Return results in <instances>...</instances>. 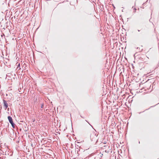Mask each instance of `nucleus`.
Wrapping results in <instances>:
<instances>
[{
	"instance_id": "nucleus-5",
	"label": "nucleus",
	"mask_w": 159,
	"mask_h": 159,
	"mask_svg": "<svg viewBox=\"0 0 159 159\" xmlns=\"http://www.w3.org/2000/svg\"><path fill=\"white\" fill-rule=\"evenodd\" d=\"M136 8H134V13L136 12Z\"/></svg>"
},
{
	"instance_id": "nucleus-10",
	"label": "nucleus",
	"mask_w": 159,
	"mask_h": 159,
	"mask_svg": "<svg viewBox=\"0 0 159 159\" xmlns=\"http://www.w3.org/2000/svg\"><path fill=\"white\" fill-rule=\"evenodd\" d=\"M139 48H137V49H138Z\"/></svg>"
},
{
	"instance_id": "nucleus-2",
	"label": "nucleus",
	"mask_w": 159,
	"mask_h": 159,
	"mask_svg": "<svg viewBox=\"0 0 159 159\" xmlns=\"http://www.w3.org/2000/svg\"><path fill=\"white\" fill-rule=\"evenodd\" d=\"M8 119L10 123L13 122L12 118L10 116H8Z\"/></svg>"
},
{
	"instance_id": "nucleus-6",
	"label": "nucleus",
	"mask_w": 159,
	"mask_h": 159,
	"mask_svg": "<svg viewBox=\"0 0 159 159\" xmlns=\"http://www.w3.org/2000/svg\"><path fill=\"white\" fill-rule=\"evenodd\" d=\"M139 51H142L143 50V49L142 48H141V49L140 50V48H139Z\"/></svg>"
},
{
	"instance_id": "nucleus-9",
	"label": "nucleus",
	"mask_w": 159,
	"mask_h": 159,
	"mask_svg": "<svg viewBox=\"0 0 159 159\" xmlns=\"http://www.w3.org/2000/svg\"><path fill=\"white\" fill-rule=\"evenodd\" d=\"M138 31L139 32V31H140V30H138Z\"/></svg>"
},
{
	"instance_id": "nucleus-8",
	"label": "nucleus",
	"mask_w": 159,
	"mask_h": 159,
	"mask_svg": "<svg viewBox=\"0 0 159 159\" xmlns=\"http://www.w3.org/2000/svg\"><path fill=\"white\" fill-rule=\"evenodd\" d=\"M20 66V63H19L18 65V68L19 67V66Z\"/></svg>"
},
{
	"instance_id": "nucleus-1",
	"label": "nucleus",
	"mask_w": 159,
	"mask_h": 159,
	"mask_svg": "<svg viewBox=\"0 0 159 159\" xmlns=\"http://www.w3.org/2000/svg\"><path fill=\"white\" fill-rule=\"evenodd\" d=\"M3 106L4 108L6 109L7 108V107H8V102L5 100H3Z\"/></svg>"
},
{
	"instance_id": "nucleus-4",
	"label": "nucleus",
	"mask_w": 159,
	"mask_h": 159,
	"mask_svg": "<svg viewBox=\"0 0 159 159\" xmlns=\"http://www.w3.org/2000/svg\"><path fill=\"white\" fill-rule=\"evenodd\" d=\"M11 125L12 127L13 128H15V125L14 123L13 122L12 123H11Z\"/></svg>"
},
{
	"instance_id": "nucleus-3",
	"label": "nucleus",
	"mask_w": 159,
	"mask_h": 159,
	"mask_svg": "<svg viewBox=\"0 0 159 159\" xmlns=\"http://www.w3.org/2000/svg\"><path fill=\"white\" fill-rule=\"evenodd\" d=\"M93 136H94L93 139H91V141H95L96 140L95 139H96V136L95 135H93Z\"/></svg>"
},
{
	"instance_id": "nucleus-7",
	"label": "nucleus",
	"mask_w": 159,
	"mask_h": 159,
	"mask_svg": "<svg viewBox=\"0 0 159 159\" xmlns=\"http://www.w3.org/2000/svg\"><path fill=\"white\" fill-rule=\"evenodd\" d=\"M44 106V105L43 104L42 105V106H41V108H43V107Z\"/></svg>"
}]
</instances>
